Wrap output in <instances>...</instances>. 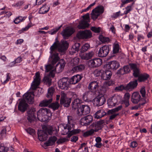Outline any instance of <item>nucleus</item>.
<instances>
[{"instance_id": "obj_1", "label": "nucleus", "mask_w": 152, "mask_h": 152, "mask_svg": "<svg viewBox=\"0 0 152 152\" xmlns=\"http://www.w3.org/2000/svg\"><path fill=\"white\" fill-rule=\"evenodd\" d=\"M49 114H51V113L49 109L41 108L37 112L38 119L41 121H45L48 119Z\"/></svg>"}, {"instance_id": "obj_46", "label": "nucleus", "mask_w": 152, "mask_h": 152, "mask_svg": "<svg viewBox=\"0 0 152 152\" xmlns=\"http://www.w3.org/2000/svg\"><path fill=\"white\" fill-rule=\"evenodd\" d=\"M50 107L52 108L53 110H57L59 107V104L58 102L52 103L50 105Z\"/></svg>"}, {"instance_id": "obj_31", "label": "nucleus", "mask_w": 152, "mask_h": 152, "mask_svg": "<svg viewBox=\"0 0 152 152\" xmlns=\"http://www.w3.org/2000/svg\"><path fill=\"white\" fill-rule=\"evenodd\" d=\"M106 115V113L103 110H99L97 111L94 114L95 118L97 119L100 118Z\"/></svg>"}, {"instance_id": "obj_53", "label": "nucleus", "mask_w": 152, "mask_h": 152, "mask_svg": "<svg viewBox=\"0 0 152 152\" xmlns=\"http://www.w3.org/2000/svg\"><path fill=\"white\" fill-rule=\"evenodd\" d=\"M65 63L64 62H63L62 63H58L56 66V69H57L58 68V67L59 66V72H61L62 70L63 69L65 66Z\"/></svg>"}, {"instance_id": "obj_47", "label": "nucleus", "mask_w": 152, "mask_h": 152, "mask_svg": "<svg viewBox=\"0 0 152 152\" xmlns=\"http://www.w3.org/2000/svg\"><path fill=\"white\" fill-rule=\"evenodd\" d=\"M91 126L93 128H95L94 132H96L102 129V127L100 126L96 122L93 123Z\"/></svg>"}, {"instance_id": "obj_44", "label": "nucleus", "mask_w": 152, "mask_h": 152, "mask_svg": "<svg viewBox=\"0 0 152 152\" xmlns=\"http://www.w3.org/2000/svg\"><path fill=\"white\" fill-rule=\"evenodd\" d=\"M59 41H57V42H55L50 47V53L51 54H53L54 50L57 49H58V42Z\"/></svg>"}, {"instance_id": "obj_52", "label": "nucleus", "mask_w": 152, "mask_h": 152, "mask_svg": "<svg viewBox=\"0 0 152 152\" xmlns=\"http://www.w3.org/2000/svg\"><path fill=\"white\" fill-rule=\"evenodd\" d=\"M68 138L67 137V136L66 138L64 137L58 139V140L57 141V143L58 144H60L64 142H66L69 141V139H68Z\"/></svg>"}, {"instance_id": "obj_57", "label": "nucleus", "mask_w": 152, "mask_h": 152, "mask_svg": "<svg viewBox=\"0 0 152 152\" xmlns=\"http://www.w3.org/2000/svg\"><path fill=\"white\" fill-rule=\"evenodd\" d=\"M40 73L39 72H37L35 75V78H34V81L40 83V79L39 78Z\"/></svg>"}, {"instance_id": "obj_42", "label": "nucleus", "mask_w": 152, "mask_h": 152, "mask_svg": "<svg viewBox=\"0 0 152 152\" xmlns=\"http://www.w3.org/2000/svg\"><path fill=\"white\" fill-rule=\"evenodd\" d=\"M80 46V44L79 43H75L74 45L73 46L72 48H71V51L74 53H75L76 52H78Z\"/></svg>"}, {"instance_id": "obj_35", "label": "nucleus", "mask_w": 152, "mask_h": 152, "mask_svg": "<svg viewBox=\"0 0 152 152\" xmlns=\"http://www.w3.org/2000/svg\"><path fill=\"white\" fill-rule=\"evenodd\" d=\"M52 101V98H50L49 99H45L42 101L39 104L40 107H45L48 106Z\"/></svg>"}, {"instance_id": "obj_49", "label": "nucleus", "mask_w": 152, "mask_h": 152, "mask_svg": "<svg viewBox=\"0 0 152 152\" xmlns=\"http://www.w3.org/2000/svg\"><path fill=\"white\" fill-rule=\"evenodd\" d=\"M25 19V18L24 17L22 16H19L16 18L14 20V22L15 24H18L20 22L22 21Z\"/></svg>"}, {"instance_id": "obj_4", "label": "nucleus", "mask_w": 152, "mask_h": 152, "mask_svg": "<svg viewBox=\"0 0 152 152\" xmlns=\"http://www.w3.org/2000/svg\"><path fill=\"white\" fill-rule=\"evenodd\" d=\"M76 36L79 39H87L92 37V34L90 30H86L78 32Z\"/></svg>"}, {"instance_id": "obj_21", "label": "nucleus", "mask_w": 152, "mask_h": 152, "mask_svg": "<svg viewBox=\"0 0 152 152\" xmlns=\"http://www.w3.org/2000/svg\"><path fill=\"white\" fill-rule=\"evenodd\" d=\"M112 75V72L110 70H103L101 78L103 80H108L110 78Z\"/></svg>"}, {"instance_id": "obj_27", "label": "nucleus", "mask_w": 152, "mask_h": 152, "mask_svg": "<svg viewBox=\"0 0 152 152\" xmlns=\"http://www.w3.org/2000/svg\"><path fill=\"white\" fill-rule=\"evenodd\" d=\"M57 140V138L56 137L51 136L49 137L48 140L44 143V145L45 146H52L55 143Z\"/></svg>"}, {"instance_id": "obj_40", "label": "nucleus", "mask_w": 152, "mask_h": 152, "mask_svg": "<svg viewBox=\"0 0 152 152\" xmlns=\"http://www.w3.org/2000/svg\"><path fill=\"white\" fill-rule=\"evenodd\" d=\"M56 130V128L53 127L52 126H50L47 127L46 129L44 130L45 131V133H47L49 135H52L53 132Z\"/></svg>"}, {"instance_id": "obj_30", "label": "nucleus", "mask_w": 152, "mask_h": 152, "mask_svg": "<svg viewBox=\"0 0 152 152\" xmlns=\"http://www.w3.org/2000/svg\"><path fill=\"white\" fill-rule=\"evenodd\" d=\"M80 100L78 98L75 99L72 103V108L75 110L78 109L81 105L80 104Z\"/></svg>"}, {"instance_id": "obj_45", "label": "nucleus", "mask_w": 152, "mask_h": 152, "mask_svg": "<svg viewBox=\"0 0 152 152\" xmlns=\"http://www.w3.org/2000/svg\"><path fill=\"white\" fill-rule=\"evenodd\" d=\"M90 45L88 43H86L83 45L81 49L80 52L81 53H83L84 52L87 51L90 48Z\"/></svg>"}, {"instance_id": "obj_22", "label": "nucleus", "mask_w": 152, "mask_h": 152, "mask_svg": "<svg viewBox=\"0 0 152 152\" xmlns=\"http://www.w3.org/2000/svg\"><path fill=\"white\" fill-rule=\"evenodd\" d=\"M45 131L40 130L38 132V138L40 141H43L48 138V135Z\"/></svg>"}, {"instance_id": "obj_17", "label": "nucleus", "mask_w": 152, "mask_h": 152, "mask_svg": "<svg viewBox=\"0 0 152 152\" xmlns=\"http://www.w3.org/2000/svg\"><path fill=\"white\" fill-rule=\"evenodd\" d=\"M137 80L136 79L133 80L126 85V90H132L136 88L137 85Z\"/></svg>"}, {"instance_id": "obj_55", "label": "nucleus", "mask_w": 152, "mask_h": 152, "mask_svg": "<svg viewBox=\"0 0 152 152\" xmlns=\"http://www.w3.org/2000/svg\"><path fill=\"white\" fill-rule=\"evenodd\" d=\"M90 93L88 91L86 92L83 96V100L86 101H88L89 100V96L88 94H90Z\"/></svg>"}, {"instance_id": "obj_11", "label": "nucleus", "mask_w": 152, "mask_h": 152, "mask_svg": "<svg viewBox=\"0 0 152 152\" xmlns=\"http://www.w3.org/2000/svg\"><path fill=\"white\" fill-rule=\"evenodd\" d=\"M93 120V117L91 115H88L82 118L80 120V124L83 126L89 125Z\"/></svg>"}, {"instance_id": "obj_20", "label": "nucleus", "mask_w": 152, "mask_h": 152, "mask_svg": "<svg viewBox=\"0 0 152 152\" xmlns=\"http://www.w3.org/2000/svg\"><path fill=\"white\" fill-rule=\"evenodd\" d=\"M58 43V49L59 51L63 52L68 48V44L67 41L61 40V42Z\"/></svg>"}, {"instance_id": "obj_14", "label": "nucleus", "mask_w": 152, "mask_h": 152, "mask_svg": "<svg viewBox=\"0 0 152 152\" xmlns=\"http://www.w3.org/2000/svg\"><path fill=\"white\" fill-rule=\"evenodd\" d=\"M33 92H27L23 96V98L29 104H32L34 102Z\"/></svg>"}, {"instance_id": "obj_34", "label": "nucleus", "mask_w": 152, "mask_h": 152, "mask_svg": "<svg viewBox=\"0 0 152 152\" xmlns=\"http://www.w3.org/2000/svg\"><path fill=\"white\" fill-rule=\"evenodd\" d=\"M99 39L103 43H108L111 41V39L109 37L104 36L102 35H99Z\"/></svg>"}, {"instance_id": "obj_63", "label": "nucleus", "mask_w": 152, "mask_h": 152, "mask_svg": "<svg viewBox=\"0 0 152 152\" xmlns=\"http://www.w3.org/2000/svg\"><path fill=\"white\" fill-rule=\"evenodd\" d=\"M140 92L142 95V96L143 97H145V88L144 86H143L141 88L140 91Z\"/></svg>"}, {"instance_id": "obj_2", "label": "nucleus", "mask_w": 152, "mask_h": 152, "mask_svg": "<svg viewBox=\"0 0 152 152\" xmlns=\"http://www.w3.org/2000/svg\"><path fill=\"white\" fill-rule=\"evenodd\" d=\"M99 87V83L97 81H94L90 82L88 86V88L91 94L94 95L96 94Z\"/></svg>"}, {"instance_id": "obj_26", "label": "nucleus", "mask_w": 152, "mask_h": 152, "mask_svg": "<svg viewBox=\"0 0 152 152\" xmlns=\"http://www.w3.org/2000/svg\"><path fill=\"white\" fill-rule=\"evenodd\" d=\"M149 77V75L146 73H141L137 80L139 82H144L147 80Z\"/></svg>"}, {"instance_id": "obj_19", "label": "nucleus", "mask_w": 152, "mask_h": 152, "mask_svg": "<svg viewBox=\"0 0 152 152\" xmlns=\"http://www.w3.org/2000/svg\"><path fill=\"white\" fill-rule=\"evenodd\" d=\"M28 106V105L26 103L25 100H22L19 103L18 110L20 112L24 113L26 110Z\"/></svg>"}, {"instance_id": "obj_41", "label": "nucleus", "mask_w": 152, "mask_h": 152, "mask_svg": "<svg viewBox=\"0 0 152 152\" xmlns=\"http://www.w3.org/2000/svg\"><path fill=\"white\" fill-rule=\"evenodd\" d=\"M55 89L53 87H51L49 88L48 90V93L47 95V97L50 98H52V96L55 92Z\"/></svg>"}, {"instance_id": "obj_54", "label": "nucleus", "mask_w": 152, "mask_h": 152, "mask_svg": "<svg viewBox=\"0 0 152 152\" xmlns=\"http://www.w3.org/2000/svg\"><path fill=\"white\" fill-rule=\"evenodd\" d=\"M44 80L45 81V82L48 84L49 86H50L51 84L52 83V79L51 78L48 77L46 76L44 78Z\"/></svg>"}, {"instance_id": "obj_50", "label": "nucleus", "mask_w": 152, "mask_h": 152, "mask_svg": "<svg viewBox=\"0 0 152 152\" xmlns=\"http://www.w3.org/2000/svg\"><path fill=\"white\" fill-rule=\"evenodd\" d=\"M134 3H132L131 5L127 6L125 8L126 11H124V14L127 15L132 10V7Z\"/></svg>"}, {"instance_id": "obj_18", "label": "nucleus", "mask_w": 152, "mask_h": 152, "mask_svg": "<svg viewBox=\"0 0 152 152\" xmlns=\"http://www.w3.org/2000/svg\"><path fill=\"white\" fill-rule=\"evenodd\" d=\"M74 124L73 123L72 117L70 116H68V123L65 125L64 126L65 129H67L69 131L74 128Z\"/></svg>"}, {"instance_id": "obj_8", "label": "nucleus", "mask_w": 152, "mask_h": 152, "mask_svg": "<svg viewBox=\"0 0 152 152\" xmlns=\"http://www.w3.org/2000/svg\"><path fill=\"white\" fill-rule=\"evenodd\" d=\"M70 81L68 80L67 78L63 77L58 82V85L59 88L62 89L67 90L69 88Z\"/></svg>"}, {"instance_id": "obj_51", "label": "nucleus", "mask_w": 152, "mask_h": 152, "mask_svg": "<svg viewBox=\"0 0 152 152\" xmlns=\"http://www.w3.org/2000/svg\"><path fill=\"white\" fill-rule=\"evenodd\" d=\"M102 71L103 70L96 69L94 71L93 74L96 77L100 76L101 77L102 74Z\"/></svg>"}, {"instance_id": "obj_3", "label": "nucleus", "mask_w": 152, "mask_h": 152, "mask_svg": "<svg viewBox=\"0 0 152 152\" xmlns=\"http://www.w3.org/2000/svg\"><path fill=\"white\" fill-rule=\"evenodd\" d=\"M104 11V7L103 6L100 5L93 9L91 13V18L93 20L96 19L100 14Z\"/></svg>"}, {"instance_id": "obj_38", "label": "nucleus", "mask_w": 152, "mask_h": 152, "mask_svg": "<svg viewBox=\"0 0 152 152\" xmlns=\"http://www.w3.org/2000/svg\"><path fill=\"white\" fill-rule=\"evenodd\" d=\"M22 61V58L21 56L18 57L17 58L15 59V60L10 63L8 66L10 67L14 66L15 64L16 63H20Z\"/></svg>"}, {"instance_id": "obj_37", "label": "nucleus", "mask_w": 152, "mask_h": 152, "mask_svg": "<svg viewBox=\"0 0 152 152\" xmlns=\"http://www.w3.org/2000/svg\"><path fill=\"white\" fill-rule=\"evenodd\" d=\"M120 46L118 42L114 43L113 45V53L115 54L118 53L119 52Z\"/></svg>"}, {"instance_id": "obj_59", "label": "nucleus", "mask_w": 152, "mask_h": 152, "mask_svg": "<svg viewBox=\"0 0 152 152\" xmlns=\"http://www.w3.org/2000/svg\"><path fill=\"white\" fill-rule=\"evenodd\" d=\"M26 130L28 133L31 135L34 134L35 132V130L31 128H29L27 129H26Z\"/></svg>"}, {"instance_id": "obj_12", "label": "nucleus", "mask_w": 152, "mask_h": 152, "mask_svg": "<svg viewBox=\"0 0 152 152\" xmlns=\"http://www.w3.org/2000/svg\"><path fill=\"white\" fill-rule=\"evenodd\" d=\"M106 99L104 96H97L93 101L94 106L99 107L103 105L105 102Z\"/></svg>"}, {"instance_id": "obj_61", "label": "nucleus", "mask_w": 152, "mask_h": 152, "mask_svg": "<svg viewBox=\"0 0 152 152\" xmlns=\"http://www.w3.org/2000/svg\"><path fill=\"white\" fill-rule=\"evenodd\" d=\"M24 2L25 1L24 0H21L17 1L15 6L16 7H20L22 6Z\"/></svg>"}, {"instance_id": "obj_33", "label": "nucleus", "mask_w": 152, "mask_h": 152, "mask_svg": "<svg viewBox=\"0 0 152 152\" xmlns=\"http://www.w3.org/2000/svg\"><path fill=\"white\" fill-rule=\"evenodd\" d=\"M49 9L50 7L46 4H45L40 8L39 11V13L40 14H45L47 12Z\"/></svg>"}, {"instance_id": "obj_6", "label": "nucleus", "mask_w": 152, "mask_h": 152, "mask_svg": "<svg viewBox=\"0 0 152 152\" xmlns=\"http://www.w3.org/2000/svg\"><path fill=\"white\" fill-rule=\"evenodd\" d=\"M70 98L67 97L66 94L63 92H61L60 100V104L66 107H68L71 102Z\"/></svg>"}, {"instance_id": "obj_28", "label": "nucleus", "mask_w": 152, "mask_h": 152, "mask_svg": "<svg viewBox=\"0 0 152 152\" xmlns=\"http://www.w3.org/2000/svg\"><path fill=\"white\" fill-rule=\"evenodd\" d=\"M88 21L81 20L79 23V24L77 26V28L79 29H84L88 27L89 24L88 23Z\"/></svg>"}, {"instance_id": "obj_48", "label": "nucleus", "mask_w": 152, "mask_h": 152, "mask_svg": "<svg viewBox=\"0 0 152 152\" xmlns=\"http://www.w3.org/2000/svg\"><path fill=\"white\" fill-rule=\"evenodd\" d=\"M94 130L93 129L83 133V136L84 137H88L92 134L94 132Z\"/></svg>"}, {"instance_id": "obj_13", "label": "nucleus", "mask_w": 152, "mask_h": 152, "mask_svg": "<svg viewBox=\"0 0 152 152\" xmlns=\"http://www.w3.org/2000/svg\"><path fill=\"white\" fill-rule=\"evenodd\" d=\"M35 112V109L34 108H31L29 109L27 111L28 116L27 118L28 121L30 123L33 121L36 118V116L34 115Z\"/></svg>"}, {"instance_id": "obj_7", "label": "nucleus", "mask_w": 152, "mask_h": 152, "mask_svg": "<svg viewBox=\"0 0 152 152\" xmlns=\"http://www.w3.org/2000/svg\"><path fill=\"white\" fill-rule=\"evenodd\" d=\"M110 52V48L107 45H104L100 48L98 53V56L100 57L106 56Z\"/></svg>"}, {"instance_id": "obj_36", "label": "nucleus", "mask_w": 152, "mask_h": 152, "mask_svg": "<svg viewBox=\"0 0 152 152\" xmlns=\"http://www.w3.org/2000/svg\"><path fill=\"white\" fill-rule=\"evenodd\" d=\"M52 56L51 57L52 59L51 61V64L53 65H54L56 64L57 61L59 59V57L58 56V53H55L53 54H51Z\"/></svg>"}, {"instance_id": "obj_64", "label": "nucleus", "mask_w": 152, "mask_h": 152, "mask_svg": "<svg viewBox=\"0 0 152 152\" xmlns=\"http://www.w3.org/2000/svg\"><path fill=\"white\" fill-rule=\"evenodd\" d=\"M0 149L1 150L0 151V152H7L9 150V148L7 147H5L4 146L0 145Z\"/></svg>"}, {"instance_id": "obj_58", "label": "nucleus", "mask_w": 152, "mask_h": 152, "mask_svg": "<svg viewBox=\"0 0 152 152\" xmlns=\"http://www.w3.org/2000/svg\"><path fill=\"white\" fill-rule=\"evenodd\" d=\"M40 84L39 82L33 81V83L31 85V88L32 90H35Z\"/></svg>"}, {"instance_id": "obj_60", "label": "nucleus", "mask_w": 152, "mask_h": 152, "mask_svg": "<svg viewBox=\"0 0 152 152\" xmlns=\"http://www.w3.org/2000/svg\"><path fill=\"white\" fill-rule=\"evenodd\" d=\"M53 66L51 64H49L45 66V72H48L53 68Z\"/></svg>"}, {"instance_id": "obj_25", "label": "nucleus", "mask_w": 152, "mask_h": 152, "mask_svg": "<svg viewBox=\"0 0 152 152\" xmlns=\"http://www.w3.org/2000/svg\"><path fill=\"white\" fill-rule=\"evenodd\" d=\"M94 54V52L91 51L88 53H80V56L82 59L88 60L91 58Z\"/></svg>"}, {"instance_id": "obj_32", "label": "nucleus", "mask_w": 152, "mask_h": 152, "mask_svg": "<svg viewBox=\"0 0 152 152\" xmlns=\"http://www.w3.org/2000/svg\"><path fill=\"white\" fill-rule=\"evenodd\" d=\"M62 25H61L60 26L56 28L53 29V30H52L50 31H48V32H46L44 31H39V33L41 34H46L48 33L49 34H50L51 35H53L55 34L62 27Z\"/></svg>"}, {"instance_id": "obj_15", "label": "nucleus", "mask_w": 152, "mask_h": 152, "mask_svg": "<svg viewBox=\"0 0 152 152\" xmlns=\"http://www.w3.org/2000/svg\"><path fill=\"white\" fill-rule=\"evenodd\" d=\"M75 32L74 29L72 28L67 27L63 31L62 35L64 39H67Z\"/></svg>"}, {"instance_id": "obj_56", "label": "nucleus", "mask_w": 152, "mask_h": 152, "mask_svg": "<svg viewBox=\"0 0 152 152\" xmlns=\"http://www.w3.org/2000/svg\"><path fill=\"white\" fill-rule=\"evenodd\" d=\"M101 28L100 27L97 28L94 26H92L91 28V30L95 33H99L101 31Z\"/></svg>"}, {"instance_id": "obj_5", "label": "nucleus", "mask_w": 152, "mask_h": 152, "mask_svg": "<svg viewBox=\"0 0 152 152\" xmlns=\"http://www.w3.org/2000/svg\"><path fill=\"white\" fill-rule=\"evenodd\" d=\"M90 108L88 105H82L77 110V113L79 116L85 115L89 113Z\"/></svg>"}, {"instance_id": "obj_62", "label": "nucleus", "mask_w": 152, "mask_h": 152, "mask_svg": "<svg viewBox=\"0 0 152 152\" xmlns=\"http://www.w3.org/2000/svg\"><path fill=\"white\" fill-rule=\"evenodd\" d=\"M108 87L109 86L107 85L106 83H104L102 87V91H103L104 93L108 89Z\"/></svg>"}, {"instance_id": "obj_24", "label": "nucleus", "mask_w": 152, "mask_h": 152, "mask_svg": "<svg viewBox=\"0 0 152 152\" xmlns=\"http://www.w3.org/2000/svg\"><path fill=\"white\" fill-rule=\"evenodd\" d=\"M140 98L141 96L138 92H134L132 96V102L134 104H137L140 101Z\"/></svg>"}, {"instance_id": "obj_16", "label": "nucleus", "mask_w": 152, "mask_h": 152, "mask_svg": "<svg viewBox=\"0 0 152 152\" xmlns=\"http://www.w3.org/2000/svg\"><path fill=\"white\" fill-rule=\"evenodd\" d=\"M106 65L107 67L113 70H116L120 66L119 63L116 61L107 62Z\"/></svg>"}, {"instance_id": "obj_9", "label": "nucleus", "mask_w": 152, "mask_h": 152, "mask_svg": "<svg viewBox=\"0 0 152 152\" xmlns=\"http://www.w3.org/2000/svg\"><path fill=\"white\" fill-rule=\"evenodd\" d=\"M129 66L131 69L132 70L133 76L135 78L138 77L141 74V72L137 65L135 63H129Z\"/></svg>"}, {"instance_id": "obj_10", "label": "nucleus", "mask_w": 152, "mask_h": 152, "mask_svg": "<svg viewBox=\"0 0 152 152\" xmlns=\"http://www.w3.org/2000/svg\"><path fill=\"white\" fill-rule=\"evenodd\" d=\"M102 62V59L99 58H94L88 61V65L90 68H96L100 66Z\"/></svg>"}, {"instance_id": "obj_23", "label": "nucleus", "mask_w": 152, "mask_h": 152, "mask_svg": "<svg viewBox=\"0 0 152 152\" xmlns=\"http://www.w3.org/2000/svg\"><path fill=\"white\" fill-rule=\"evenodd\" d=\"M83 77L82 75H77L72 76L70 79V84H75L80 81Z\"/></svg>"}, {"instance_id": "obj_29", "label": "nucleus", "mask_w": 152, "mask_h": 152, "mask_svg": "<svg viewBox=\"0 0 152 152\" xmlns=\"http://www.w3.org/2000/svg\"><path fill=\"white\" fill-rule=\"evenodd\" d=\"M85 68V66L83 64H80L73 67L72 70L74 72H80L83 71Z\"/></svg>"}, {"instance_id": "obj_43", "label": "nucleus", "mask_w": 152, "mask_h": 152, "mask_svg": "<svg viewBox=\"0 0 152 152\" xmlns=\"http://www.w3.org/2000/svg\"><path fill=\"white\" fill-rule=\"evenodd\" d=\"M142 102L140 103L137 105H136L132 107V109L137 110L139 108H141L142 107V106L144 105L147 102L146 100L144 99H141Z\"/></svg>"}, {"instance_id": "obj_39", "label": "nucleus", "mask_w": 152, "mask_h": 152, "mask_svg": "<svg viewBox=\"0 0 152 152\" xmlns=\"http://www.w3.org/2000/svg\"><path fill=\"white\" fill-rule=\"evenodd\" d=\"M80 131L81 130L80 129H74L71 131L70 130L69 131L68 130L67 132L68 133L67 134V137L69 138L72 135L78 134L79 133Z\"/></svg>"}]
</instances>
